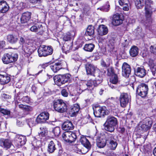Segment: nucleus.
<instances>
[{
    "mask_svg": "<svg viewBox=\"0 0 156 156\" xmlns=\"http://www.w3.org/2000/svg\"><path fill=\"white\" fill-rule=\"evenodd\" d=\"M148 64L150 68L153 75L154 76L156 72V63L154 62L153 60L150 59L149 60Z\"/></svg>",
    "mask_w": 156,
    "mask_h": 156,
    "instance_id": "30",
    "label": "nucleus"
},
{
    "mask_svg": "<svg viewBox=\"0 0 156 156\" xmlns=\"http://www.w3.org/2000/svg\"><path fill=\"white\" fill-rule=\"evenodd\" d=\"M105 138L107 141L109 143V147L111 148L113 150L115 149L118 144L114 139V136L111 134L106 133Z\"/></svg>",
    "mask_w": 156,
    "mask_h": 156,
    "instance_id": "15",
    "label": "nucleus"
},
{
    "mask_svg": "<svg viewBox=\"0 0 156 156\" xmlns=\"http://www.w3.org/2000/svg\"><path fill=\"white\" fill-rule=\"evenodd\" d=\"M29 1L30 3H40L41 2V0H29Z\"/></svg>",
    "mask_w": 156,
    "mask_h": 156,
    "instance_id": "62",
    "label": "nucleus"
},
{
    "mask_svg": "<svg viewBox=\"0 0 156 156\" xmlns=\"http://www.w3.org/2000/svg\"><path fill=\"white\" fill-rule=\"evenodd\" d=\"M49 65V63L48 62L44 63L40 65L39 66V68H42L43 69H45L46 67L48 66Z\"/></svg>",
    "mask_w": 156,
    "mask_h": 156,
    "instance_id": "60",
    "label": "nucleus"
},
{
    "mask_svg": "<svg viewBox=\"0 0 156 156\" xmlns=\"http://www.w3.org/2000/svg\"><path fill=\"white\" fill-rule=\"evenodd\" d=\"M61 94L63 96L66 97L68 95V93L66 89H63L62 90Z\"/></svg>",
    "mask_w": 156,
    "mask_h": 156,
    "instance_id": "58",
    "label": "nucleus"
},
{
    "mask_svg": "<svg viewBox=\"0 0 156 156\" xmlns=\"http://www.w3.org/2000/svg\"><path fill=\"white\" fill-rule=\"evenodd\" d=\"M12 145V141L9 139L2 138L0 140V146L6 149L10 148Z\"/></svg>",
    "mask_w": 156,
    "mask_h": 156,
    "instance_id": "20",
    "label": "nucleus"
},
{
    "mask_svg": "<svg viewBox=\"0 0 156 156\" xmlns=\"http://www.w3.org/2000/svg\"><path fill=\"white\" fill-rule=\"evenodd\" d=\"M129 4H127L122 6H123V9L124 10L127 11L129 10Z\"/></svg>",
    "mask_w": 156,
    "mask_h": 156,
    "instance_id": "63",
    "label": "nucleus"
},
{
    "mask_svg": "<svg viewBox=\"0 0 156 156\" xmlns=\"http://www.w3.org/2000/svg\"><path fill=\"white\" fill-rule=\"evenodd\" d=\"M111 63V60L109 58H107L105 61L102 60L101 62V65L104 67L109 66Z\"/></svg>",
    "mask_w": 156,
    "mask_h": 156,
    "instance_id": "42",
    "label": "nucleus"
},
{
    "mask_svg": "<svg viewBox=\"0 0 156 156\" xmlns=\"http://www.w3.org/2000/svg\"><path fill=\"white\" fill-rule=\"evenodd\" d=\"M129 40H125L124 42L122 43V46L124 48H127L129 45Z\"/></svg>",
    "mask_w": 156,
    "mask_h": 156,
    "instance_id": "57",
    "label": "nucleus"
},
{
    "mask_svg": "<svg viewBox=\"0 0 156 156\" xmlns=\"http://www.w3.org/2000/svg\"><path fill=\"white\" fill-rule=\"evenodd\" d=\"M117 123V119L112 116H108L104 124L105 129L110 132H112L115 130V127Z\"/></svg>",
    "mask_w": 156,
    "mask_h": 156,
    "instance_id": "2",
    "label": "nucleus"
},
{
    "mask_svg": "<svg viewBox=\"0 0 156 156\" xmlns=\"http://www.w3.org/2000/svg\"><path fill=\"white\" fill-rule=\"evenodd\" d=\"M18 54L15 53H6L3 55L2 60L5 64L13 63L17 61Z\"/></svg>",
    "mask_w": 156,
    "mask_h": 156,
    "instance_id": "4",
    "label": "nucleus"
},
{
    "mask_svg": "<svg viewBox=\"0 0 156 156\" xmlns=\"http://www.w3.org/2000/svg\"><path fill=\"white\" fill-rule=\"evenodd\" d=\"M40 129L41 130V131L39 133V135L40 137L44 136L45 134L47 132V129L45 128H40Z\"/></svg>",
    "mask_w": 156,
    "mask_h": 156,
    "instance_id": "46",
    "label": "nucleus"
},
{
    "mask_svg": "<svg viewBox=\"0 0 156 156\" xmlns=\"http://www.w3.org/2000/svg\"><path fill=\"white\" fill-rule=\"evenodd\" d=\"M120 106L125 107L130 101V97L126 93H122L120 94L119 98Z\"/></svg>",
    "mask_w": 156,
    "mask_h": 156,
    "instance_id": "13",
    "label": "nucleus"
},
{
    "mask_svg": "<svg viewBox=\"0 0 156 156\" xmlns=\"http://www.w3.org/2000/svg\"><path fill=\"white\" fill-rule=\"evenodd\" d=\"M152 123L151 119L148 118L145 119L143 122H140L139 125L142 129L145 131L148 130L151 128Z\"/></svg>",
    "mask_w": 156,
    "mask_h": 156,
    "instance_id": "17",
    "label": "nucleus"
},
{
    "mask_svg": "<svg viewBox=\"0 0 156 156\" xmlns=\"http://www.w3.org/2000/svg\"><path fill=\"white\" fill-rule=\"evenodd\" d=\"M113 74H115L113 72V69L112 68L110 67L108 69V73L107 75L109 76H111Z\"/></svg>",
    "mask_w": 156,
    "mask_h": 156,
    "instance_id": "55",
    "label": "nucleus"
},
{
    "mask_svg": "<svg viewBox=\"0 0 156 156\" xmlns=\"http://www.w3.org/2000/svg\"><path fill=\"white\" fill-rule=\"evenodd\" d=\"M150 52L156 55V45H151L150 48Z\"/></svg>",
    "mask_w": 156,
    "mask_h": 156,
    "instance_id": "53",
    "label": "nucleus"
},
{
    "mask_svg": "<svg viewBox=\"0 0 156 156\" xmlns=\"http://www.w3.org/2000/svg\"><path fill=\"white\" fill-rule=\"evenodd\" d=\"M10 80V77L7 75L0 74V84H5L8 83Z\"/></svg>",
    "mask_w": 156,
    "mask_h": 156,
    "instance_id": "32",
    "label": "nucleus"
},
{
    "mask_svg": "<svg viewBox=\"0 0 156 156\" xmlns=\"http://www.w3.org/2000/svg\"><path fill=\"white\" fill-rule=\"evenodd\" d=\"M56 149L55 144V143L52 141H50L48 145V152L49 153H52L54 152Z\"/></svg>",
    "mask_w": 156,
    "mask_h": 156,
    "instance_id": "35",
    "label": "nucleus"
},
{
    "mask_svg": "<svg viewBox=\"0 0 156 156\" xmlns=\"http://www.w3.org/2000/svg\"><path fill=\"white\" fill-rule=\"evenodd\" d=\"M129 53L132 57L136 56L138 54V48L135 46L132 47L130 50Z\"/></svg>",
    "mask_w": 156,
    "mask_h": 156,
    "instance_id": "36",
    "label": "nucleus"
},
{
    "mask_svg": "<svg viewBox=\"0 0 156 156\" xmlns=\"http://www.w3.org/2000/svg\"><path fill=\"white\" fill-rule=\"evenodd\" d=\"M54 109L60 113L66 112L67 109V107L66 103L61 99H58L53 101Z\"/></svg>",
    "mask_w": 156,
    "mask_h": 156,
    "instance_id": "3",
    "label": "nucleus"
},
{
    "mask_svg": "<svg viewBox=\"0 0 156 156\" xmlns=\"http://www.w3.org/2000/svg\"><path fill=\"white\" fill-rule=\"evenodd\" d=\"M9 9V6L5 1H2L0 2V12L5 13Z\"/></svg>",
    "mask_w": 156,
    "mask_h": 156,
    "instance_id": "26",
    "label": "nucleus"
},
{
    "mask_svg": "<svg viewBox=\"0 0 156 156\" xmlns=\"http://www.w3.org/2000/svg\"><path fill=\"white\" fill-rule=\"evenodd\" d=\"M37 52L39 57H45L52 54L53 50L51 46L41 45L38 49Z\"/></svg>",
    "mask_w": 156,
    "mask_h": 156,
    "instance_id": "8",
    "label": "nucleus"
},
{
    "mask_svg": "<svg viewBox=\"0 0 156 156\" xmlns=\"http://www.w3.org/2000/svg\"><path fill=\"white\" fill-rule=\"evenodd\" d=\"M97 32L100 35L103 36L106 35L108 33V29L107 27L104 25H101L99 26Z\"/></svg>",
    "mask_w": 156,
    "mask_h": 156,
    "instance_id": "22",
    "label": "nucleus"
},
{
    "mask_svg": "<svg viewBox=\"0 0 156 156\" xmlns=\"http://www.w3.org/2000/svg\"><path fill=\"white\" fill-rule=\"evenodd\" d=\"M62 137L65 141L69 143L75 141L77 138L76 133L71 131L65 132L62 135Z\"/></svg>",
    "mask_w": 156,
    "mask_h": 156,
    "instance_id": "10",
    "label": "nucleus"
},
{
    "mask_svg": "<svg viewBox=\"0 0 156 156\" xmlns=\"http://www.w3.org/2000/svg\"><path fill=\"white\" fill-rule=\"evenodd\" d=\"M23 108V110H24L25 111H31L32 110V108L30 106H28V105H24Z\"/></svg>",
    "mask_w": 156,
    "mask_h": 156,
    "instance_id": "59",
    "label": "nucleus"
},
{
    "mask_svg": "<svg viewBox=\"0 0 156 156\" xmlns=\"http://www.w3.org/2000/svg\"><path fill=\"white\" fill-rule=\"evenodd\" d=\"M70 95L73 97L72 98L73 100L74 101H76L79 98L78 94L77 93H71L70 94Z\"/></svg>",
    "mask_w": 156,
    "mask_h": 156,
    "instance_id": "47",
    "label": "nucleus"
},
{
    "mask_svg": "<svg viewBox=\"0 0 156 156\" xmlns=\"http://www.w3.org/2000/svg\"><path fill=\"white\" fill-rule=\"evenodd\" d=\"M107 141L103 139H98L97 141V145L100 148H104L106 145Z\"/></svg>",
    "mask_w": 156,
    "mask_h": 156,
    "instance_id": "37",
    "label": "nucleus"
},
{
    "mask_svg": "<svg viewBox=\"0 0 156 156\" xmlns=\"http://www.w3.org/2000/svg\"><path fill=\"white\" fill-rule=\"evenodd\" d=\"M0 112L5 115H9L10 114L9 111L3 109L0 107Z\"/></svg>",
    "mask_w": 156,
    "mask_h": 156,
    "instance_id": "50",
    "label": "nucleus"
},
{
    "mask_svg": "<svg viewBox=\"0 0 156 156\" xmlns=\"http://www.w3.org/2000/svg\"><path fill=\"white\" fill-rule=\"evenodd\" d=\"M71 75L67 73L64 75H59L55 76L53 78L55 83L60 85L70 81Z\"/></svg>",
    "mask_w": 156,
    "mask_h": 156,
    "instance_id": "5",
    "label": "nucleus"
},
{
    "mask_svg": "<svg viewBox=\"0 0 156 156\" xmlns=\"http://www.w3.org/2000/svg\"><path fill=\"white\" fill-rule=\"evenodd\" d=\"M14 140L15 145L17 147H19L25 144L26 139L25 136L17 135L15 136Z\"/></svg>",
    "mask_w": 156,
    "mask_h": 156,
    "instance_id": "16",
    "label": "nucleus"
},
{
    "mask_svg": "<svg viewBox=\"0 0 156 156\" xmlns=\"http://www.w3.org/2000/svg\"><path fill=\"white\" fill-rule=\"evenodd\" d=\"M74 127V126L70 121H67L65 122L62 126V129L65 130L73 129Z\"/></svg>",
    "mask_w": 156,
    "mask_h": 156,
    "instance_id": "28",
    "label": "nucleus"
},
{
    "mask_svg": "<svg viewBox=\"0 0 156 156\" xmlns=\"http://www.w3.org/2000/svg\"><path fill=\"white\" fill-rule=\"evenodd\" d=\"M72 43L70 42L64 44L62 49L63 52L67 54L70 51L72 50Z\"/></svg>",
    "mask_w": 156,
    "mask_h": 156,
    "instance_id": "29",
    "label": "nucleus"
},
{
    "mask_svg": "<svg viewBox=\"0 0 156 156\" xmlns=\"http://www.w3.org/2000/svg\"><path fill=\"white\" fill-rule=\"evenodd\" d=\"M81 144L84 147L80 149L78 147H75L74 149L75 151L79 154H85L90 149V144L88 140L85 137H81L80 139Z\"/></svg>",
    "mask_w": 156,
    "mask_h": 156,
    "instance_id": "1",
    "label": "nucleus"
},
{
    "mask_svg": "<svg viewBox=\"0 0 156 156\" xmlns=\"http://www.w3.org/2000/svg\"><path fill=\"white\" fill-rule=\"evenodd\" d=\"M19 36L17 34H10L6 36L7 41L12 44L16 43L18 40Z\"/></svg>",
    "mask_w": 156,
    "mask_h": 156,
    "instance_id": "21",
    "label": "nucleus"
},
{
    "mask_svg": "<svg viewBox=\"0 0 156 156\" xmlns=\"http://www.w3.org/2000/svg\"><path fill=\"white\" fill-rule=\"evenodd\" d=\"M107 103L108 106L111 108L112 110L115 109L116 106V102L112 98L108 99Z\"/></svg>",
    "mask_w": 156,
    "mask_h": 156,
    "instance_id": "34",
    "label": "nucleus"
},
{
    "mask_svg": "<svg viewBox=\"0 0 156 156\" xmlns=\"http://www.w3.org/2000/svg\"><path fill=\"white\" fill-rule=\"evenodd\" d=\"M94 114L95 117H100L107 115L108 111L105 106H96L93 108Z\"/></svg>",
    "mask_w": 156,
    "mask_h": 156,
    "instance_id": "11",
    "label": "nucleus"
},
{
    "mask_svg": "<svg viewBox=\"0 0 156 156\" xmlns=\"http://www.w3.org/2000/svg\"><path fill=\"white\" fill-rule=\"evenodd\" d=\"M122 74L123 76L127 77L129 76L131 72V68L127 63L124 62L122 67Z\"/></svg>",
    "mask_w": 156,
    "mask_h": 156,
    "instance_id": "19",
    "label": "nucleus"
},
{
    "mask_svg": "<svg viewBox=\"0 0 156 156\" xmlns=\"http://www.w3.org/2000/svg\"><path fill=\"white\" fill-rule=\"evenodd\" d=\"M110 81L112 84H117L118 81L117 75L116 74H113L110 78Z\"/></svg>",
    "mask_w": 156,
    "mask_h": 156,
    "instance_id": "43",
    "label": "nucleus"
},
{
    "mask_svg": "<svg viewBox=\"0 0 156 156\" xmlns=\"http://www.w3.org/2000/svg\"><path fill=\"white\" fill-rule=\"evenodd\" d=\"M73 32H72L71 33L70 32L67 33L64 35L63 38V40L66 41L70 40L73 37Z\"/></svg>",
    "mask_w": 156,
    "mask_h": 156,
    "instance_id": "41",
    "label": "nucleus"
},
{
    "mask_svg": "<svg viewBox=\"0 0 156 156\" xmlns=\"http://www.w3.org/2000/svg\"><path fill=\"white\" fill-rule=\"evenodd\" d=\"M49 114L47 112H44L41 113L36 119V121L37 123L44 122L49 119Z\"/></svg>",
    "mask_w": 156,
    "mask_h": 156,
    "instance_id": "18",
    "label": "nucleus"
},
{
    "mask_svg": "<svg viewBox=\"0 0 156 156\" xmlns=\"http://www.w3.org/2000/svg\"><path fill=\"white\" fill-rule=\"evenodd\" d=\"M135 74L137 76L143 77L146 74V71L143 67H138L135 69Z\"/></svg>",
    "mask_w": 156,
    "mask_h": 156,
    "instance_id": "24",
    "label": "nucleus"
},
{
    "mask_svg": "<svg viewBox=\"0 0 156 156\" xmlns=\"http://www.w3.org/2000/svg\"><path fill=\"white\" fill-rule=\"evenodd\" d=\"M110 5L109 4L108 2H107L106 5L105 6L103 7L102 8L100 9L101 10H103L105 12H108L109 10L110 9Z\"/></svg>",
    "mask_w": 156,
    "mask_h": 156,
    "instance_id": "49",
    "label": "nucleus"
},
{
    "mask_svg": "<svg viewBox=\"0 0 156 156\" xmlns=\"http://www.w3.org/2000/svg\"><path fill=\"white\" fill-rule=\"evenodd\" d=\"M40 28L39 27H37L35 26H33L30 28V31L34 32H37L39 31Z\"/></svg>",
    "mask_w": 156,
    "mask_h": 156,
    "instance_id": "51",
    "label": "nucleus"
},
{
    "mask_svg": "<svg viewBox=\"0 0 156 156\" xmlns=\"http://www.w3.org/2000/svg\"><path fill=\"white\" fill-rule=\"evenodd\" d=\"M148 90V86L145 84L142 83L138 86L136 93L142 97H144L147 94Z\"/></svg>",
    "mask_w": 156,
    "mask_h": 156,
    "instance_id": "14",
    "label": "nucleus"
},
{
    "mask_svg": "<svg viewBox=\"0 0 156 156\" xmlns=\"http://www.w3.org/2000/svg\"><path fill=\"white\" fill-rule=\"evenodd\" d=\"M144 0H133L135 5L137 9H140L142 8L144 6Z\"/></svg>",
    "mask_w": 156,
    "mask_h": 156,
    "instance_id": "40",
    "label": "nucleus"
},
{
    "mask_svg": "<svg viewBox=\"0 0 156 156\" xmlns=\"http://www.w3.org/2000/svg\"><path fill=\"white\" fill-rule=\"evenodd\" d=\"M31 14L30 12H28L23 13L20 18L21 23H27L30 19Z\"/></svg>",
    "mask_w": 156,
    "mask_h": 156,
    "instance_id": "25",
    "label": "nucleus"
},
{
    "mask_svg": "<svg viewBox=\"0 0 156 156\" xmlns=\"http://www.w3.org/2000/svg\"><path fill=\"white\" fill-rule=\"evenodd\" d=\"M52 132L54 134L55 136H58L60 133V128L58 127H56L55 128L53 129Z\"/></svg>",
    "mask_w": 156,
    "mask_h": 156,
    "instance_id": "45",
    "label": "nucleus"
},
{
    "mask_svg": "<svg viewBox=\"0 0 156 156\" xmlns=\"http://www.w3.org/2000/svg\"><path fill=\"white\" fill-rule=\"evenodd\" d=\"M94 45L91 43L86 44L83 48L84 50L89 52L92 51L94 48Z\"/></svg>",
    "mask_w": 156,
    "mask_h": 156,
    "instance_id": "39",
    "label": "nucleus"
},
{
    "mask_svg": "<svg viewBox=\"0 0 156 156\" xmlns=\"http://www.w3.org/2000/svg\"><path fill=\"white\" fill-rule=\"evenodd\" d=\"M36 142L37 141L36 140L34 141V142L32 144V145L33 146V148L34 150L37 151L38 152L40 151V149L41 150V148L40 147V146L37 145V144H35L34 143Z\"/></svg>",
    "mask_w": 156,
    "mask_h": 156,
    "instance_id": "48",
    "label": "nucleus"
},
{
    "mask_svg": "<svg viewBox=\"0 0 156 156\" xmlns=\"http://www.w3.org/2000/svg\"><path fill=\"white\" fill-rule=\"evenodd\" d=\"M119 5L121 6H123L127 4H129V2L128 0H119Z\"/></svg>",
    "mask_w": 156,
    "mask_h": 156,
    "instance_id": "52",
    "label": "nucleus"
},
{
    "mask_svg": "<svg viewBox=\"0 0 156 156\" xmlns=\"http://www.w3.org/2000/svg\"><path fill=\"white\" fill-rule=\"evenodd\" d=\"M36 44L31 40L27 44H24L22 46V49L28 56L32 54L36 49Z\"/></svg>",
    "mask_w": 156,
    "mask_h": 156,
    "instance_id": "6",
    "label": "nucleus"
},
{
    "mask_svg": "<svg viewBox=\"0 0 156 156\" xmlns=\"http://www.w3.org/2000/svg\"><path fill=\"white\" fill-rule=\"evenodd\" d=\"M23 101L28 103L30 102V98L28 96L23 97L22 98Z\"/></svg>",
    "mask_w": 156,
    "mask_h": 156,
    "instance_id": "56",
    "label": "nucleus"
},
{
    "mask_svg": "<svg viewBox=\"0 0 156 156\" xmlns=\"http://www.w3.org/2000/svg\"><path fill=\"white\" fill-rule=\"evenodd\" d=\"M115 40L113 37L111 38L109 40L107 46L110 51H113L115 49Z\"/></svg>",
    "mask_w": 156,
    "mask_h": 156,
    "instance_id": "31",
    "label": "nucleus"
},
{
    "mask_svg": "<svg viewBox=\"0 0 156 156\" xmlns=\"http://www.w3.org/2000/svg\"><path fill=\"white\" fill-rule=\"evenodd\" d=\"M5 42L3 41H0V48H2L5 47Z\"/></svg>",
    "mask_w": 156,
    "mask_h": 156,
    "instance_id": "64",
    "label": "nucleus"
},
{
    "mask_svg": "<svg viewBox=\"0 0 156 156\" xmlns=\"http://www.w3.org/2000/svg\"><path fill=\"white\" fill-rule=\"evenodd\" d=\"M98 74H96L97 77H95V79L94 80H90L88 81H83V86H86L87 88L84 89L86 90L88 88L93 89V88L100 83L102 81V77H98Z\"/></svg>",
    "mask_w": 156,
    "mask_h": 156,
    "instance_id": "7",
    "label": "nucleus"
},
{
    "mask_svg": "<svg viewBox=\"0 0 156 156\" xmlns=\"http://www.w3.org/2000/svg\"><path fill=\"white\" fill-rule=\"evenodd\" d=\"M51 68L55 73L57 72L60 69L62 68V65L60 62L56 63L51 66Z\"/></svg>",
    "mask_w": 156,
    "mask_h": 156,
    "instance_id": "33",
    "label": "nucleus"
},
{
    "mask_svg": "<svg viewBox=\"0 0 156 156\" xmlns=\"http://www.w3.org/2000/svg\"><path fill=\"white\" fill-rule=\"evenodd\" d=\"M123 20L120 18L119 15L115 14L113 15L112 24L114 26H117L121 24L122 23Z\"/></svg>",
    "mask_w": 156,
    "mask_h": 156,
    "instance_id": "23",
    "label": "nucleus"
},
{
    "mask_svg": "<svg viewBox=\"0 0 156 156\" xmlns=\"http://www.w3.org/2000/svg\"><path fill=\"white\" fill-rule=\"evenodd\" d=\"M80 109L79 105L78 104H75L71 106L70 110V114H71L72 116H74L78 112Z\"/></svg>",
    "mask_w": 156,
    "mask_h": 156,
    "instance_id": "27",
    "label": "nucleus"
},
{
    "mask_svg": "<svg viewBox=\"0 0 156 156\" xmlns=\"http://www.w3.org/2000/svg\"><path fill=\"white\" fill-rule=\"evenodd\" d=\"M136 36L137 39H140L143 37V34L141 32V29L139 28L136 30Z\"/></svg>",
    "mask_w": 156,
    "mask_h": 156,
    "instance_id": "44",
    "label": "nucleus"
},
{
    "mask_svg": "<svg viewBox=\"0 0 156 156\" xmlns=\"http://www.w3.org/2000/svg\"><path fill=\"white\" fill-rule=\"evenodd\" d=\"M28 124L30 127L33 126L35 125L34 119H30L28 120Z\"/></svg>",
    "mask_w": 156,
    "mask_h": 156,
    "instance_id": "54",
    "label": "nucleus"
},
{
    "mask_svg": "<svg viewBox=\"0 0 156 156\" xmlns=\"http://www.w3.org/2000/svg\"><path fill=\"white\" fill-rule=\"evenodd\" d=\"M86 70L87 74L93 75L94 76L97 77L96 74H98V77H101L99 74V71L96 69V68L93 65L88 64L86 65Z\"/></svg>",
    "mask_w": 156,
    "mask_h": 156,
    "instance_id": "12",
    "label": "nucleus"
},
{
    "mask_svg": "<svg viewBox=\"0 0 156 156\" xmlns=\"http://www.w3.org/2000/svg\"><path fill=\"white\" fill-rule=\"evenodd\" d=\"M94 33V27L93 26L90 25L87 27L85 34L87 36H91L93 35Z\"/></svg>",
    "mask_w": 156,
    "mask_h": 156,
    "instance_id": "38",
    "label": "nucleus"
},
{
    "mask_svg": "<svg viewBox=\"0 0 156 156\" xmlns=\"http://www.w3.org/2000/svg\"><path fill=\"white\" fill-rule=\"evenodd\" d=\"M2 99L4 100L10 98V96L5 94H2Z\"/></svg>",
    "mask_w": 156,
    "mask_h": 156,
    "instance_id": "61",
    "label": "nucleus"
},
{
    "mask_svg": "<svg viewBox=\"0 0 156 156\" xmlns=\"http://www.w3.org/2000/svg\"><path fill=\"white\" fill-rule=\"evenodd\" d=\"M145 15L147 18H150L152 12L155 11L153 2L151 0H145Z\"/></svg>",
    "mask_w": 156,
    "mask_h": 156,
    "instance_id": "9",
    "label": "nucleus"
}]
</instances>
